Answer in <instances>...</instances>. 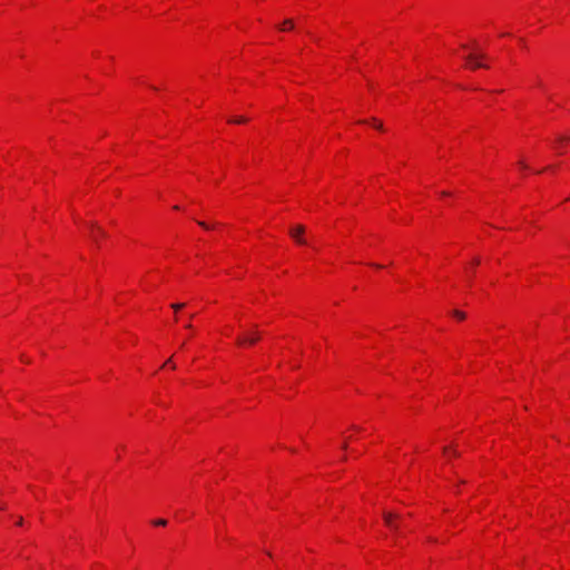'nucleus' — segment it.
Segmentation results:
<instances>
[{"label":"nucleus","instance_id":"f257e3e1","mask_svg":"<svg viewBox=\"0 0 570 570\" xmlns=\"http://www.w3.org/2000/svg\"><path fill=\"white\" fill-rule=\"evenodd\" d=\"M259 337H261V333L255 328L250 335L239 336L237 338V344L238 345H244V344L253 345L259 340Z\"/></svg>","mask_w":570,"mask_h":570},{"label":"nucleus","instance_id":"f03ea898","mask_svg":"<svg viewBox=\"0 0 570 570\" xmlns=\"http://www.w3.org/2000/svg\"><path fill=\"white\" fill-rule=\"evenodd\" d=\"M304 232L305 227L303 225H297L295 228L291 229L289 234L295 239L296 243L305 245L306 240L302 237Z\"/></svg>","mask_w":570,"mask_h":570},{"label":"nucleus","instance_id":"7ed1b4c3","mask_svg":"<svg viewBox=\"0 0 570 570\" xmlns=\"http://www.w3.org/2000/svg\"><path fill=\"white\" fill-rule=\"evenodd\" d=\"M483 57H484L483 55H480V56L469 55L465 57V59L471 63L472 68H487L485 65H482L476 61L478 58H483Z\"/></svg>","mask_w":570,"mask_h":570},{"label":"nucleus","instance_id":"20e7f679","mask_svg":"<svg viewBox=\"0 0 570 570\" xmlns=\"http://www.w3.org/2000/svg\"><path fill=\"white\" fill-rule=\"evenodd\" d=\"M383 519H384V522L387 527H392L393 523H394V520H397L400 519V515L396 514V513H392V512H384L383 513Z\"/></svg>","mask_w":570,"mask_h":570},{"label":"nucleus","instance_id":"39448f33","mask_svg":"<svg viewBox=\"0 0 570 570\" xmlns=\"http://www.w3.org/2000/svg\"><path fill=\"white\" fill-rule=\"evenodd\" d=\"M294 27V23H293V20L291 19H286L282 27H281V30H286V29H292Z\"/></svg>","mask_w":570,"mask_h":570},{"label":"nucleus","instance_id":"423d86ee","mask_svg":"<svg viewBox=\"0 0 570 570\" xmlns=\"http://www.w3.org/2000/svg\"><path fill=\"white\" fill-rule=\"evenodd\" d=\"M453 316H455L458 320H464L466 317L465 313L461 312V311H453L452 312Z\"/></svg>","mask_w":570,"mask_h":570},{"label":"nucleus","instance_id":"0eeeda50","mask_svg":"<svg viewBox=\"0 0 570 570\" xmlns=\"http://www.w3.org/2000/svg\"><path fill=\"white\" fill-rule=\"evenodd\" d=\"M185 306H186L185 303H174V304H171V308L175 312H178V311L183 309Z\"/></svg>","mask_w":570,"mask_h":570},{"label":"nucleus","instance_id":"6e6552de","mask_svg":"<svg viewBox=\"0 0 570 570\" xmlns=\"http://www.w3.org/2000/svg\"><path fill=\"white\" fill-rule=\"evenodd\" d=\"M167 366H170V368L175 370L176 368V365L174 364L173 362V356L169 357L164 364H163V367H167Z\"/></svg>","mask_w":570,"mask_h":570},{"label":"nucleus","instance_id":"1a4fd4ad","mask_svg":"<svg viewBox=\"0 0 570 570\" xmlns=\"http://www.w3.org/2000/svg\"><path fill=\"white\" fill-rule=\"evenodd\" d=\"M372 124L379 130H383L384 129L383 128V124L381 121H379L377 119H375V118L372 119Z\"/></svg>","mask_w":570,"mask_h":570},{"label":"nucleus","instance_id":"9d476101","mask_svg":"<svg viewBox=\"0 0 570 570\" xmlns=\"http://www.w3.org/2000/svg\"><path fill=\"white\" fill-rule=\"evenodd\" d=\"M229 121L234 122V124H244L247 121V119L245 117H237V118L230 119Z\"/></svg>","mask_w":570,"mask_h":570},{"label":"nucleus","instance_id":"9b49d317","mask_svg":"<svg viewBox=\"0 0 570 570\" xmlns=\"http://www.w3.org/2000/svg\"><path fill=\"white\" fill-rule=\"evenodd\" d=\"M570 140V135H561L557 138V141L558 142H563V141H569Z\"/></svg>","mask_w":570,"mask_h":570},{"label":"nucleus","instance_id":"f8f14e48","mask_svg":"<svg viewBox=\"0 0 570 570\" xmlns=\"http://www.w3.org/2000/svg\"><path fill=\"white\" fill-rule=\"evenodd\" d=\"M154 524L165 527L167 524V521L165 519H158L154 521Z\"/></svg>","mask_w":570,"mask_h":570},{"label":"nucleus","instance_id":"ddd939ff","mask_svg":"<svg viewBox=\"0 0 570 570\" xmlns=\"http://www.w3.org/2000/svg\"><path fill=\"white\" fill-rule=\"evenodd\" d=\"M91 227L97 229V235H101V237L106 236V233L101 228L97 227L95 224H91Z\"/></svg>","mask_w":570,"mask_h":570},{"label":"nucleus","instance_id":"4468645a","mask_svg":"<svg viewBox=\"0 0 570 570\" xmlns=\"http://www.w3.org/2000/svg\"><path fill=\"white\" fill-rule=\"evenodd\" d=\"M20 360H21L23 363H27V364H29V363L31 362V361H30V358H29V357H27L24 354H21Z\"/></svg>","mask_w":570,"mask_h":570},{"label":"nucleus","instance_id":"2eb2a0df","mask_svg":"<svg viewBox=\"0 0 570 570\" xmlns=\"http://www.w3.org/2000/svg\"><path fill=\"white\" fill-rule=\"evenodd\" d=\"M198 225L202 226L205 229L209 228V226L205 222H198Z\"/></svg>","mask_w":570,"mask_h":570},{"label":"nucleus","instance_id":"dca6fc26","mask_svg":"<svg viewBox=\"0 0 570 570\" xmlns=\"http://www.w3.org/2000/svg\"><path fill=\"white\" fill-rule=\"evenodd\" d=\"M392 530L394 531H397L399 530V524H396L395 522L393 523L392 527H390Z\"/></svg>","mask_w":570,"mask_h":570},{"label":"nucleus","instance_id":"f3484780","mask_svg":"<svg viewBox=\"0 0 570 570\" xmlns=\"http://www.w3.org/2000/svg\"><path fill=\"white\" fill-rule=\"evenodd\" d=\"M186 328H191L193 325H191V321H188V324L185 325Z\"/></svg>","mask_w":570,"mask_h":570},{"label":"nucleus","instance_id":"a211bd4d","mask_svg":"<svg viewBox=\"0 0 570 570\" xmlns=\"http://www.w3.org/2000/svg\"><path fill=\"white\" fill-rule=\"evenodd\" d=\"M186 328H191L193 325H191V321H188V324L185 325Z\"/></svg>","mask_w":570,"mask_h":570},{"label":"nucleus","instance_id":"6ab92c4d","mask_svg":"<svg viewBox=\"0 0 570 570\" xmlns=\"http://www.w3.org/2000/svg\"><path fill=\"white\" fill-rule=\"evenodd\" d=\"M520 166H521L522 168H527V165H525L523 161H520Z\"/></svg>","mask_w":570,"mask_h":570},{"label":"nucleus","instance_id":"aec40b11","mask_svg":"<svg viewBox=\"0 0 570 570\" xmlns=\"http://www.w3.org/2000/svg\"><path fill=\"white\" fill-rule=\"evenodd\" d=\"M92 238H94L95 243H97V244H98V238H97V236H96V235H92Z\"/></svg>","mask_w":570,"mask_h":570},{"label":"nucleus","instance_id":"412c9836","mask_svg":"<svg viewBox=\"0 0 570 570\" xmlns=\"http://www.w3.org/2000/svg\"><path fill=\"white\" fill-rule=\"evenodd\" d=\"M473 263H474L475 265H478V264L480 263V259H479V258H475V259L473 261Z\"/></svg>","mask_w":570,"mask_h":570},{"label":"nucleus","instance_id":"4be33fe9","mask_svg":"<svg viewBox=\"0 0 570 570\" xmlns=\"http://www.w3.org/2000/svg\"><path fill=\"white\" fill-rule=\"evenodd\" d=\"M21 524H22V518H20V519L18 520V525H21Z\"/></svg>","mask_w":570,"mask_h":570}]
</instances>
